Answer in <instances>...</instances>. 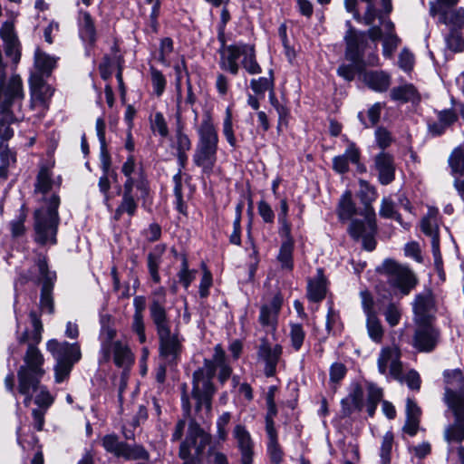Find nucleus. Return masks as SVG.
Segmentation results:
<instances>
[{"label": "nucleus", "mask_w": 464, "mask_h": 464, "mask_svg": "<svg viewBox=\"0 0 464 464\" xmlns=\"http://www.w3.org/2000/svg\"><path fill=\"white\" fill-rule=\"evenodd\" d=\"M213 396L214 391L208 381V370L205 373L199 372L195 375L190 396L187 392V384L182 385L181 405L184 415L189 419V424L186 439L179 447L181 459L193 456L201 460L207 446L210 444L211 435L200 427L199 421H210Z\"/></svg>", "instance_id": "1"}, {"label": "nucleus", "mask_w": 464, "mask_h": 464, "mask_svg": "<svg viewBox=\"0 0 464 464\" xmlns=\"http://www.w3.org/2000/svg\"><path fill=\"white\" fill-rule=\"evenodd\" d=\"M62 185L61 176L54 177L47 166L40 168L34 182V194L42 206L34 212L35 232H56L59 224L57 194Z\"/></svg>", "instance_id": "2"}, {"label": "nucleus", "mask_w": 464, "mask_h": 464, "mask_svg": "<svg viewBox=\"0 0 464 464\" xmlns=\"http://www.w3.org/2000/svg\"><path fill=\"white\" fill-rule=\"evenodd\" d=\"M443 401L454 415V422L446 427L444 439L450 444L464 440V376L460 370L445 371Z\"/></svg>", "instance_id": "3"}, {"label": "nucleus", "mask_w": 464, "mask_h": 464, "mask_svg": "<svg viewBox=\"0 0 464 464\" xmlns=\"http://www.w3.org/2000/svg\"><path fill=\"white\" fill-rule=\"evenodd\" d=\"M23 99V85L19 76H13L6 85L0 86V139L3 142L10 140L14 135L11 123L24 117Z\"/></svg>", "instance_id": "4"}, {"label": "nucleus", "mask_w": 464, "mask_h": 464, "mask_svg": "<svg viewBox=\"0 0 464 464\" xmlns=\"http://www.w3.org/2000/svg\"><path fill=\"white\" fill-rule=\"evenodd\" d=\"M197 131L198 140L193 155V162L200 167L204 173H210L217 161L218 135L208 111L204 113Z\"/></svg>", "instance_id": "5"}, {"label": "nucleus", "mask_w": 464, "mask_h": 464, "mask_svg": "<svg viewBox=\"0 0 464 464\" xmlns=\"http://www.w3.org/2000/svg\"><path fill=\"white\" fill-rule=\"evenodd\" d=\"M219 65L233 75L238 73L240 65L249 74L262 72L256 61L255 46L241 42L227 45L220 51Z\"/></svg>", "instance_id": "6"}, {"label": "nucleus", "mask_w": 464, "mask_h": 464, "mask_svg": "<svg viewBox=\"0 0 464 464\" xmlns=\"http://www.w3.org/2000/svg\"><path fill=\"white\" fill-rule=\"evenodd\" d=\"M46 348L55 360L54 379L61 383L69 378L73 365L82 358V353L78 343L58 342L50 340Z\"/></svg>", "instance_id": "7"}, {"label": "nucleus", "mask_w": 464, "mask_h": 464, "mask_svg": "<svg viewBox=\"0 0 464 464\" xmlns=\"http://www.w3.org/2000/svg\"><path fill=\"white\" fill-rule=\"evenodd\" d=\"M376 271L387 277L389 285L407 295L417 285V278L413 272L392 258H386Z\"/></svg>", "instance_id": "8"}, {"label": "nucleus", "mask_w": 464, "mask_h": 464, "mask_svg": "<svg viewBox=\"0 0 464 464\" xmlns=\"http://www.w3.org/2000/svg\"><path fill=\"white\" fill-rule=\"evenodd\" d=\"M359 186L358 196L363 205L361 210L363 220L355 218L353 220L352 232H375L377 229L376 214L372 203L376 199V190L363 179L359 180Z\"/></svg>", "instance_id": "9"}, {"label": "nucleus", "mask_w": 464, "mask_h": 464, "mask_svg": "<svg viewBox=\"0 0 464 464\" xmlns=\"http://www.w3.org/2000/svg\"><path fill=\"white\" fill-rule=\"evenodd\" d=\"M376 20L382 27L372 26L368 30V36L373 42L382 39V55L390 59L398 48L401 39L395 33L394 24L390 19H386L379 10H377Z\"/></svg>", "instance_id": "10"}, {"label": "nucleus", "mask_w": 464, "mask_h": 464, "mask_svg": "<svg viewBox=\"0 0 464 464\" xmlns=\"http://www.w3.org/2000/svg\"><path fill=\"white\" fill-rule=\"evenodd\" d=\"M44 359L40 350L34 343H28L24 356V364L17 371V378L41 382L45 371L43 368Z\"/></svg>", "instance_id": "11"}, {"label": "nucleus", "mask_w": 464, "mask_h": 464, "mask_svg": "<svg viewBox=\"0 0 464 464\" xmlns=\"http://www.w3.org/2000/svg\"><path fill=\"white\" fill-rule=\"evenodd\" d=\"M121 171L126 179L123 188H136L142 198L148 196V180L142 165L136 162L134 155L130 154L127 157L121 166Z\"/></svg>", "instance_id": "12"}, {"label": "nucleus", "mask_w": 464, "mask_h": 464, "mask_svg": "<svg viewBox=\"0 0 464 464\" xmlns=\"http://www.w3.org/2000/svg\"><path fill=\"white\" fill-rule=\"evenodd\" d=\"M401 355V351L397 346L383 347L377 359L379 372L398 382H402L403 371Z\"/></svg>", "instance_id": "13"}, {"label": "nucleus", "mask_w": 464, "mask_h": 464, "mask_svg": "<svg viewBox=\"0 0 464 464\" xmlns=\"http://www.w3.org/2000/svg\"><path fill=\"white\" fill-rule=\"evenodd\" d=\"M283 347L281 344H272L267 338L260 339L257 348V358L264 362V372L266 377H273L276 372V367L283 362Z\"/></svg>", "instance_id": "14"}, {"label": "nucleus", "mask_w": 464, "mask_h": 464, "mask_svg": "<svg viewBox=\"0 0 464 464\" xmlns=\"http://www.w3.org/2000/svg\"><path fill=\"white\" fill-rule=\"evenodd\" d=\"M160 340V355L168 364H174L179 361L182 352L183 339L178 333L170 331L158 334Z\"/></svg>", "instance_id": "15"}, {"label": "nucleus", "mask_w": 464, "mask_h": 464, "mask_svg": "<svg viewBox=\"0 0 464 464\" xmlns=\"http://www.w3.org/2000/svg\"><path fill=\"white\" fill-rule=\"evenodd\" d=\"M412 345L421 353H430L435 349L440 340V332L431 323L416 324Z\"/></svg>", "instance_id": "16"}, {"label": "nucleus", "mask_w": 464, "mask_h": 464, "mask_svg": "<svg viewBox=\"0 0 464 464\" xmlns=\"http://www.w3.org/2000/svg\"><path fill=\"white\" fill-rule=\"evenodd\" d=\"M43 286L41 290L40 306L44 312L52 314L53 312V282L56 278L55 273L48 270L46 260L39 258L37 263Z\"/></svg>", "instance_id": "17"}, {"label": "nucleus", "mask_w": 464, "mask_h": 464, "mask_svg": "<svg viewBox=\"0 0 464 464\" xmlns=\"http://www.w3.org/2000/svg\"><path fill=\"white\" fill-rule=\"evenodd\" d=\"M346 26L349 27L344 39L346 42L345 56L353 63H358L362 61L365 46L367 44V32H357L352 28L351 22H346Z\"/></svg>", "instance_id": "18"}, {"label": "nucleus", "mask_w": 464, "mask_h": 464, "mask_svg": "<svg viewBox=\"0 0 464 464\" xmlns=\"http://www.w3.org/2000/svg\"><path fill=\"white\" fill-rule=\"evenodd\" d=\"M415 324L431 323L435 313V301L430 290L418 294L412 302Z\"/></svg>", "instance_id": "19"}, {"label": "nucleus", "mask_w": 464, "mask_h": 464, "mask_svg": "<svg viewBox=\"0 0 464 464\" xmlns=\"http://www.w3.org/2000/svg\"><path fill=\"white\" fill-rule=\"evenodd\" d=\"M29 83L33 105L46 108L48 101L53 94V89L37 73H32Z\"/></svg>", "instance_id": "20"}, {"label": "nucleus", "mask_w": 464, "mask_h": 464, "mask_svg": "<svg viewBox=\"0 0 464 464\" xmlns=\"http://www.w3.org/2000/svg\"><path fill=\"white\" fill-rule=\"evenodd\" d=\"M430 13L432 16L439 15V22L450 26V30L464 29V9L446 10L441 6L431 5Z\"/></svg>", "instance_id": "21"}, {"label": "nucleus", "mask_w": 464, "mask_h": 464, "mask_svg": "<svg viewBox=\"0 0 464 464\" xmlns=\"http://www.w3.org/2000/svg\"><path fill=\"white\" fill-rule=\"evenodd\" d=\"M233 435L241 454V464H253L254 443L250 433L244 426L238 424L234 428Z\"/></svg>", "instance_id": "22"}, {"label": "nucleus", "mask_w": 464, "mask_h": 464, "mask_svg": "<svg viewBox=\"0 0 464 464\" xmlns=\"http://www.w3.org/2000/svg\"><path fill=\"white\" fill-rule=\"evenodd\" d=\"M226 364H227V359H226V353H225L224 350L222 349V347L219 344H218L214 348L213 359L212 360H205L203 365L193 372L192 390L194 389L195 375L199 372H203L205 373V372L208 370V381L215 393L216 388L212 382V380L216 374L217 367L226 365Z\"/></svg>", "instance_id": "23"}, {"label": "nucleus", "mask_w": 464, "mask_h": 464, "mask_svg": "<svg viewBox=\"0 0 464 464\" xmlns=\"http://www.w3.org/2000/svg\"><path fill=\"white\" fill-rule=\"evenodd\" d=\"M337 214L342 221H350L349 232H352V225L353 220L355 218L363 220V218L361 216V211L358 212L356 208V205L353 199L352 192L350 190H346L340 198L338 207H337Z\"/></svg>", "instance_id": "24"}, {"label": "nucleus", "mask_w": 464, "mask_h": 464, "mask_svg": "<svg viewBox=\"0 0 464 464\" xmlns=\"http://www.w3.org/2000/svg\"><path fill=\"white\" fill-rule=\"evenodd\" d=\"M283 299L280 295H276L268 304L260 308L259 322L263 326L276 329L278 313L281 309Z\"/></svg>", "instance_id": "25"}, {"label": "nucleus", "mask_w": 464, "mask_h": 464, "mask_svg": "<svg viewBox=\"0 0 464 464\" xmlns=\"http://www.w3.org/2000/svg\"><path fill=\"white\" fill-rule=\"evenodd\" d=\"M171 147L176 150L179 166L185 168L188 160L187 152L191 149V141L183 131V126L180 124L177 127L175 136L171 141Z\"/></svg>", "instance_id": "26"}, {"label": "nucleus", "mask_w": 464, "mask_h": 464, "mask_svg": "<svg viewBox=\"0 0 464 464\" xmlns=\"http://www.w3.org/2000/svg\"><path fill=\"white\" fill-rule=\"evenodd\" d=\"M375 169L379 173V180L382 185H387L394 179V165L392 157L381 152L374 159Z\"/></svg>", "instance_id": "27"}, {"label": "nucleus", "mask_w": 464, "mask_h": 464, "mask_svg": "<svg viewBox=\"0 0 464 464\" xmlns=\"http://www.w3.org/2000/svg\"><path fill=\"white\" fill-rule=\"evenodd\" d=\"M0 36L5 44V53L13 58L14 63L20 59V53L17 48V37L14 34L12 24L5 22L0 29Z\"/></svg>", "instance_id": "28"}, {"label": "nucleus", "mask_w": 464, "mask_h": 464, "mask_svg": "<svg viewBox=\"0 0 464 464\" xmlns=\"http://www.w3.org/2000/svg\"><path fill=\"white\" fill-rule=\"evenodd\" d=\"M143 198L140 197V192L136 188H123L122 199L121 204L118 206L115 213L116 218L123 213H127L129 216H133L137 210V200Z\"/></svg>", "instance_id": "29"}, {"label": "nucleus", "mask_w": 464, "mask_h": 464, "mask_svg": "<svg viewBox=\"0 0 464 464\" xmlns=\"http://www.w3.org/2000/svg\"><path fill=\"white\" fill-rule=\"evenodd\" d=\"M150 314L156 326L158 334L170 331V324L167 316V311L160 300H154L151 303L150 305Z\"/></svg>", "instance_id": "30"}, {"label": "nucleus", "mask_w": 464, "mask_h": 464, "mask_svg": "<svg viewBox=\"0 0 464 464\" xmlns=\"http://www.w3.org/2000/svg\"><path fill=\"white\" fill-rule=\"evenodd\" d=\"M390 97L392 101L401 103H416L420 101V93L411 83H404L402 85L393 87L390 92Z\"/></svg>", "instance_id": "31"}, {"label": "nucleus", "mask_w": 464, "mask_h": 464, "mask_svg": "<svg viewBox=\"0 0 464 464\" xmlns=\"http://www.w3.org/2000/svg\"><path fill=\"white\" fill-rule=\"evenodd\" d=\"M365 84L374 92H386L391 85V76L383 71L365 72L363 75Z\"/></svg>", "instance_id": "32"}, {"label": "nucleus", "mask_w": 464, "mask_h": 464, "mask_svg": "<svg viewBox=\"0 0 464 464\" xmlns=\"http://www.w3.org/2000/svg\"><path fill=\"white\" fill-rule=\"evenodd\" d=\"M116 335V331L111 327L109 324H106L102 322L101 332H100V340H101V350H100V363L108 362L111 360V346L112 344V340Z\"/></svg>", "instance_id": "33"}, {"label": "nucleus", "mask_w": 464, "mask_h": 464, "mask_svg": "<svg viewBox=\"0 0 464 464\" xmlns=\"http://www.w3.org/2000/svg\"><path fill=\"white\" fill-rule=\"evenodd\" d=\"M326 295V279L323 274V270H317V276L308 281L307 295L310 301L320 302Z\"/></svg>", "instance_id": "34"}, {"label": "nucleus", "mask_w": 464, "mask_h": 464, "mask_svg": "<svg viewBox=\"0 0 464 464\" xmlns=\"http://www.w3.org/2000/svg\"><path fill=\"white\" fill-rule=\"evenodd\" d=\"M113 353V361L118 367H125L134 361L133 354L127 343L115 341L111 346V353Z\"/></svg>", "instance_id": "35"}, {"label": "nucleus", "mask_w": 464, "mask_h": 464, "mask_svg": "<svg viewBox=\"0 0 464 464\" xmlns=\"http://www.w3.org/2000/svg\"><path fill=\"white\" fill-rule=\"evenodd\" d=\"M58 58L52 56L39 48L34 52V66L37 74L44 76H49L52 71L55 68Z\"/></svg>", "instance_id": "36"}, {"label": "nucleus", "mask_w": 464, "mask_h": 464, "mask_svg": "<svg viewBox=\"0 0 464 464\" xmlns=\"http://www.w3.org/2000/svg\"><path fill=\"white\" fill-rule=\"evenodd\" d=\"M30 319L33 325V331L29 333L27 330L24 331L21 335L17 337L20 344L29 342L28 343L37 344L42 340L43 324L35 312L30 313Z\"/></svg>", "instance_id": "37"}, {"label": "nucleus", "mask_w": 464, "mask_h": 464, "mask_svg": "<svg viewBox=\"0 0 464 464\" xmlns=\"http://www.w3.org/2000/svg\"><path fill=\"white\" fill-rule=\"evenodd\" d=\"M79 34L83 42L92 44L96 39V31L94 23L87 12L80 13L79 16Z\"/></svg>", "instance_id": "38"}, {"label": "nucleus", "mask_w": 464, "mask_h": 464, "mask_svg": "<svg viewBox=\"0 0 464 464\" xmlns=\"http://www.w3.org/2000/svg\"><path fill=\"white\" fill-rule=\"evenodd\" d=\"M294 252V241L290 237H286L282 243L279 253L277 255V260L281 265V268L291 271L294 267L293 260Z\"/></svg>", "instance_id": "39"}, {"label": "nucleus", "mask_w": 464, "mask_h": 464, "mask_svg": "<svg viewBox=\"0 0 464 464\" xmlns=\"http://www.w3.org/2000/svg\"><path fill=\"white\" fill-rule=\"evenodd\" d=\"M422 232H440L442 229L448 230L444 225L439 221V210L435 208H429L427 214L421 219Z\"/></svg>", "instance_id": "40"}, {"label": "nucleus", "mask_w": 464, "mask_h": 464, "mask_svg": "<svg viewBox=\"0 0 464 464\" xmlns=\"http://www.w3.org/2000/svg\"><path fill=\"white\" fill-rule=\"evenodd\" d=\"M41 382L18 379V392L24 397V404L28 407L31 404L34 393L37 392Z\"/></svg>", "instance_id": "41"}, {"label": "nucleus", "mask_w": 464, "mask_h": 464, "mask_svg": "<svg viewBox=\"0 0 464 464\" xmlns=\"http://www.w3.org/2000/svg\"><path fill=\"white\" fill-rule=\"evenodd\" d=\"M380 215L383 218L395 219L405 230L411 228L410 223H403L401 217L394 208V204L390 198H383L381 204Z\"/></svg>", "instance_id": "42"}, {"label": "nucleus", "mask_w": 464, "mask_h": 464, "mask_svg": "<svg viewBox=\"0 0 464 464\" xmlns=\"http://www.w3.org/2000/svg\"><path fill=\"white\" fill-rule=\"evenodd\" d=\"M343 155L349 164L352 163L355 165L358 172L364 173L366 171V167L361 162V150L354 142L348 141Z\"/></svg>", "instance_id": "43"}, {"label": "nucleus", "mask_w": 464, "mask_h": 464, "mask_svg": "<svg viewBox=\"0 0 464 464\" xmlns=\"http://www.w3.org/2000/svg\"><path fill=\"white\" fill-rule=\"evenodd\" d=\"M182 169L179 166V169L178 172L173 176V182H174V197H175V205L176 208L179 213L185 214L186 213V205L183 200L182 196Z\"/></svg>", "instance_id": "44"}, {"label": "nucleus", "mask_w": 464, "mask_h": 464, "mask_svg": "<svg viewBox=\"0 0 464 464\" xmlns=\"http://www.w3.org/2000/svg\"><path fill=\"white\" fill-rule=\"evenodd\" d=\"M250 88L256 94L264 97L266 91L271 92L275 88V80L273 76L259 77L250 81Z\"/></svg>", "instance_id": "45"}, {"label": "nucleus", "mask_w": 464, "mask_h": 464, "mask_svg": "<svg viewBox=\"0 0 464 464\" xmlns=\"http://www.w3.org/2000/svg\"><path fill=\"white\" fill-rule=\"evenodd\" d=\"M120 457L127 459H148V451L140 445H129L124 442Z\"/></svg>", "instance_id": "46"}, {"label": "nucleus", "mask_w": 464, "mask_h": 464, "mask_svg": "<svg viewBox=\"0 0 464 464\" xmlns=\"http://www.w3.org/2000/svg\"><path fill=\"white\" fill-rule=\"evenodd\" d=\"M366 326L370 338L380 343L382 339L383 329L376 314L366 317Z\"/></svg>", "instance_id": "47"}, {"label": "nucleus", "mask_w": 464, "mask_h": 464, "mask_svg": "<svg viewBox=\"0 0 464 464\" xmlns=\"http://www.w3.org/2000/svg\"><path fill=\"white\" fill-rule=\"evenodd\" d=\"M289 337L295 351H299L305 338V332L300 324H291Z\"/></svg>", "instance_id": "48"}, {"label": "nucleus", "mask_w": 464, "mask_h": 464, "mask_svg": "<svg viewBox=\"0 0 464 464\" xmlns=\"http://www.w3.org/2000/svg\"><path fill=\"white\" fill-rule=\"evenodd\" d=\"M150 72L153 92L158 97H160L165 91L167 80L163 73L153 66H150Z\"/></svg>", "instance_id": "49"}, {"label": "nucleus", "mask_w": 464, "mask_h": 464, "mask_svg": "<svg viewBox=\"0 0 464 464\" xmlns=\"http://www.w3.org/2000/svg\"><path fill=\"white\" fill-rule=\"evenodd\" d=\"M393 434L392 432H386L382 437L380 458L382 464H390L391 454L393 445Z\"/></svg>", "instance_id": "50"}, {"label": "nucleus", "mask_w": 464, "mask_h": 464, "mask_svg": "<svg viewBox=\"0 0 464 464\" xmlns=\"http://www.w3.org/2000/svg\"><path fill=\"white\" fill-rule=\"evenodd\" d=\"M386 322L392 327L399 324L401 318V308L395 303H390L383 312Z\"/></svg>", "instance_id": "51"}, {"label": "nucleus", "mask_w": 464, "mask_h": 464, "mask_svg": "<svg viewBox=\"0 0 464 464\" xmlns=\"http://www.w3.org/2000/svg\"><path fill=\"white\" fill-rule=\"evenodd\" d=\"M325 328L329 334H336L342 330L339 314L332 306L328 309Z\"/></svg>", "instance_id": "52"}, {"label": "nucleus", "mask_w": 464, "mask_h": 464, "mask_svg": "<svg viewBox=\"0 0 464 464\" xmlns=\"http://www.w3.org/2000/svg\"><path fill=\"white\" fill-rule=\"evenodd\" d=\"M197 274L196 270H189L187 257L182 256L181 268L179 272V279L182 285L188 289Z\"/></svg>", "instance_id": "53"}, {"label": "nucleus", "mask_w": 464, "mask_h": 464, "mask_svg": "<svg viewBox=\"0 0 464 464\" xmlns=\"http://www.w3.org/2000/svg\"><path fill=\"white\" fill-rule=\"evenodd\" d=\"M223 134L231 147H236L237 140L234 135L232 123V111L229 108L226 110V116L223 121Z\"/></svg>", "instance_id": "54"}, {"label": "nucleus", "mask_w": 464, "mask_h": 464, "mask_svg": "<svg viewBox=\"0 0 464 464\" xmlns=\"http://www.w3.org/2000/svg\"><path fill=\"white\" fill-rule=\"evenodd\" d=\"M124 442L120 441L116 435H106L102 439V446L106 451L120 457Z\"/></svg>", "instance_id": "55"}, {"label": "nucleus", "mask_w": 464, "mask_h": 464, "mask_svg": "<svg viewBox=\"0 0 464 464\" xmlns=\"http://www.w3.org/2000/svg\"><path fill=\"white\" fill-rule=\"evenodd\" d=\"M449 162L454 173L464 175V151L461 149L457 148L452 151Z\"/></svg>", "instance_id": "56"}, {"label": "nucleus", "mask_w": 464, "mask_h": 464, "mask_svg": "<svg viewBox=\"0 0 464 464\" xmlns=\"http://www.w3.org/2000/svg\"><path fill=\"white\" fill-rule=\"evenodd\" d=\"M35 393V404H37L40 409L46 411V409H48L53 404V397L51 395L46 387L41 385V382L39 383V389Z\"/></svg>", "instance_id": "57"}, {"label": "nucleus", "mask_w": 464, "mask_h": 464, "mask_svg": "<svg viewBox=\"0 0 464 464\" xmlns=\"http://www.w3.org/2000/svg\"><path fill=\"white\" fill-rule=\"evenodd\" d=\"M446 46L453 53H459L464 50V40L459 34L458 31L450 30L445 37Z\"/></svg>", "instance_id": "58"}, {"label": "nucleus", "mask_w": 464, "mask_h": 464, "mask_svg": "<svg viewBox=\"0 0 464 464\" xmlns=\"http://www.w3.org/2000/svg\"><path fill=\"white\" fill-rule=\"evenodd\" d=\"M173 52V41L169 37H165L160 41V51L158 61L165 65L169 66L168 56Z\"/></svg>", "instance_id": "59"}, {"label": "nucleus", "mask_w": 464, "mask_h": 464, "mask_svg": "<svg viewBox=\"0 0 464 464\" xmlns=\"http://www.w3.org/2000/svg\"><path fill=\"white\" fill-rule=\"evenodd\" d=\"M288 203L285 198H282L279 203V209L277 213V220L280 225L281 232H290L291 226L287 221Z\"/></svg>", "instance_id": "60"}, {"label": "nucleus", "mask_w": 464, "mask_h": 464, "mask_svg": "<svg viewBox=\"0 0 464 464\" xmlns=\"http://www.w3.org/2000/svg\"><path fill=\"white\" fill-rule=\"evenodd\" d=\"M231 420L229 412H224L217 420V438L220 441H225L227 438V426Z\"/></svg>", "instance_id": "61"}, {"label": "nucleus", "mask_w": 464, "mask_h": 464, "mask_svg": "<svg viewBox=\"0 0 464 464\" xmlns=\"http://www.w3.org/2000/svg\"><path fill=\"white\" fill-rule=\"evenodd\" d=\"M356 243L362 244L363 249L372 251L376 247L374 234H351Z\"/></svg>", "instance_id": "62"}, {"label": "nucleus", "mask_w": 464, "mask_h": 464, "mask_svg": "<svg viewBox=\"0 0 464 464\" xmlns=\"http://www.w3.org/2000/svg\"><path fill=\"white\" fill-rule=\"evenodd\" d=\"M267 453L273 463H281L283 459V450L278 443V440H268Z\"/></svg>", "instance_id": "63"}, {"label": "nucleus", "mask_w": 464, "mask_h": 464, "mask_svg": "<svg viewBox=\"0 0 464 464\" xmlns=\"http://www.w3.org/2000/svg\"><path fill=\"white\" fill-rule=\"evenodd\" d=\"M347 369L342 362H334L330 367V382L337 384L346 375Z\"/></svg>", "instance_id": "64"}]
</instances>
